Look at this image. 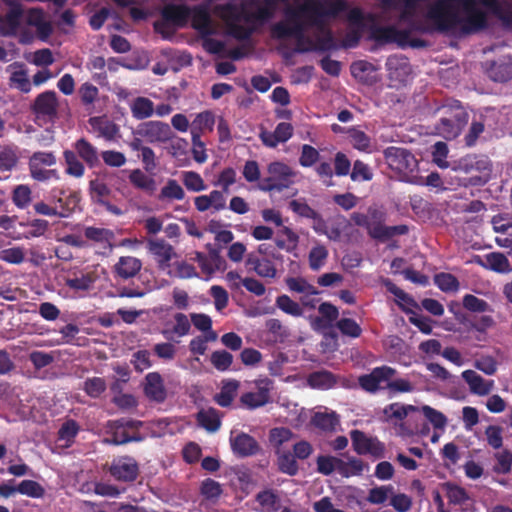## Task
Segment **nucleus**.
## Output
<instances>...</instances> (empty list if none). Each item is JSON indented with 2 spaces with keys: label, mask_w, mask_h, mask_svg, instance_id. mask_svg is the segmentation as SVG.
Listing matches in <instances>:
<instances>
[{
  "label": "nucleus",
  "mask_w": 512,
  "mask_h": 512,
  "mask_svg": "<svg viewBox=\"0 0 512 512\" xmlns=\"http://www.w3.org/2000/svg\"><path fill=\"white\" fill-rule=\"evenodd\" d=\"M182 181L184 186L193 192H200L206 189L205 182L203 178L194 171H184L182 172Z\"/></svg>",
  "instance_id": "55"
},
{
  "label": "nucleus",
  "mask_w": 512,
  "mask_h": 512,
  "mask_svg": "<svg viewBox=\"0 0 512 512\" xmlns=\"http://www.w3.org/2000/svg\"><path fill=\"white\" fill-rule=\"evenodd\" d=\"M132 116L137 120H144L154 115V103L146 97L139 96L129 103Z\"/></svg>",
  "instance_id": "29"
},
{
  "label": "nucleus",
  "mask_w": 512,
  "mask_h": 512,
  "mask_svg": "<svg viewBox=\"0 0 512 512\" xmlns=\"http://www.w3.org/2000/svg\"><path fill=\"white\" fill-rule=\"evenodd\" d=\"M110 473L117 480L133 481L138 474V466L133 458L120 457L112 462Z\"/></svg>",
  "instance_id": "17"
},
{
  "label": "nucleus",
  "mask_w": 512,
  "mask_h": 512,
  "mask_svg": "<svg viewBox=\"0 0 512 512\" xmlns=\"http://www.w3.org/2000/svg\"><path fill=\"white\" fill-rule=\"evenodd\" d=\"M489 76L494 81L505 82L512 78V59L505 57L493 63Z\"/></svg>",
  "instance_id": "34"
},
{
  "label": "nucleus",
  "mask_w": 512,
  "mask_h": 512,
  "mask_svg": "<svg viewBox=\"0 0 512 512\" xmlns=\"http://www.w3.org/2000/svg\"><path fill=\"white\" fill-rule=\"evenodd\" d=\"M279 5H284V19L273 26L274 37L295 38L299 42L309 29L326 37L328 22L346 9L344 0H252L240 8L233 4L218 5L214 13L223 20L230 35L245 39L271 18Z\"/></svg>",
  "instance_id": "1"
},
{
  "label": "nucleus",
  "mask_w": 512,
  "mask_h": 512,
  "mask_svg": "<svg viewBox=\"0 0 512 512\" xmlns=\"http://www.w3.org/2000/svg\"><path fill=\"white\" fill-rule=\"evenodd\" d=\"M252 387L240 397L241 404L247 409L265 406L271 401L273 381L267 377L256 379Z\"/></svg>",
  "instance_id": "4"
},
{
  "label": "nucleus",
  "mask_w": 512,
  "mask_h": 512,
  "mask_svg": "<svg viewBox=\"0 0 512 512\" xmlns=\"http://www.w3.org/2000/svg\"><path fill=\"white\" fill-rule=\"evenodd\" d=\"M16 490L18 493L31 497L41 498L45 494L44 487L34 480H23L17 486Z\"/></svg>",
  "instance_id": "52"
},
{
  "label": "nucleus",
  "mask_w": 512,
  "mask_h": 512,
  "mask_svg": "<svg viewBox=\"0 0 512 512\" xmlns=\"http://www.w3.org/2000/svg\"><path fill=\"white\" fill-rule=\"evenodd\" d=\"M162 15L168 22L181 26L190 17V8L184 5H168L163 9Z\"/></svg>",
  "instance_id": "30"
},
{
  "label": "nucleus",
  "mask_w": 512,
  "mask_h": 512,
  "mask_svg": "<svg viewBox=\"0 0 512 512\" xmlns=\"http://www.w3.org/2000/svg\"><path fill=\"white\" fill-rule=\"evenodd\" d=\"M27 23L36 28L42 40L47 39L52 32L51 23L41 10L31 9L27 14Z\"/></svg>",
  "instance_id": "26"
},
{
  "label": "nucleus",
  "mask_w": 512,
  "mask_h": 512,
  "mask_svg": "<svg viewBox=\"0 0 512 512\" xmlns=\"http://www.w3.org/2000/svg\"><path fill=\"white\" fill-rule=\"evenodd\" d=\"M194 204L200 212H205L209 209L220 211L226 207V198L223 192L213 190L207 195L197 196L194 199Z\"/></svg>",
  "instance_id": "22"
},
{
  "label": "nucleus",
  "mask_w": 512,
  "mask_h": 512,
  "mask_svg": "<svg viewBox=\"0 0 512 512\" xmlns=\"http://www.w3.org/2000/svg\"><path fill=\"white\" fill-rule=\"evenodd\" d=\"M132 134L139 135L144 138L145 142L150 144H164L174 137L170 126L158 120H149L140 123Z\"/></svg>",
  "instance_id": "5"
},
{
  "label": "nucleus",
  "mask_w": 512,
  "mask_h": 512,
  "mask_svg": "<svg viewBox=\"0 0 512 512\" xmlns=\"http://www.w3.org/2000/svg\"><path fill=\"white\" fill-rule=\"evenodd\" d=\"M246 265L262 278L272 279L276 277L277 269L274 263L267 258H258L250 254L246 260Z\"/></svg>",
  "instance_id": "25"
},
{
  "label": "nucleus",
  "mask_w": 512,
  "mask_h": 512,
  "mask_svg": "<svg viewBox=\"0 0 512 512\" xmlns=\"http://www.w3.org/2000/svg\"><path fill=\"white\" fill-rule=\"evenodd\" d=\"M418 411V408L413 405H405L401 403H392L386 406L383 410L386 420H403L411 413Z\"/></svg>",
  "instance_id": "36"
},
{
  "label": "nucleus",
  "mask_w": 512,
  "mask_h": 512,
  "mask_svg": "<svg viewBox=\"0 0 512 512\" xmlns=\"http://www.w3.org/2000/svg\"><path fill=\"white\" fill-rule=\"evenodd\" d=\"M473 262L496 273L506 274L512 271L510 261L500 252H491L484 256H476Z\"/></svg>",
  "instance_id": "14"
},
{
  "label": "nucleus",
  "mask_w": 512,
  "mask_h": 512,
  "mask_svg": "<svg viewBox=\"0 0 512 512\" xmlns=\"http://www.w3.org/2000/svg\"><path fill=\"white\" fill-rule=\"evenodd\" d=\"M436 285L445 292L456 291L459 287L457 279L448 273H440L435 276Z\"/></svg>",
  "instance_id": "64"
},
{
  "label": "nucleus",
  "mask_w": 512,
  "mask_h": 512,
  "mask_svg": "<svg viewBox=\"0 0 512 512\" xmlns=\"http://www.w3.org/2000/svg\"><path fill=\"white\" fill-rule=\"evenodd\" d=\"M142 268V262L133 256L120 257L114 265V271L118 277L129 279L134 277Z\"/></svg>",
  "instance_id": "24"
},
{
  "label": "nucleus",
  "mask_w": 512,
  "mask_h": 512,
  "mask_svg": "<svg viewBox=\"0 0 512 512\" xmlns=\"http://www.w3.org/2000/svg\"><path fill=\"white\" fill-rule=\"evenodd\" d=\"M145 395L153 401L163 402L167 397L163 379L157 372L148 373L144 381Z\"/></svg>",
  "instance_id": "20"
},
{
  "label": "nucleus",
  "mask_w": 512,
  "mask_h": 512,
  "mask_svg": "<svg viewBox=\"0 0 512 512\" xmlns=\"http://www.w3.org/2000/svg\"><path fill=\"white\" fill-rule=\"evenodd\" d=\"M149 252L157 262V266L165 273L171 267V261L176 257L174 248L164 240L154 239L148 241Z\"/></svg>",
  "instance_id": "10"
},
{
  "label": "nucleus",
  "mask_w": 512,
  "mask_h": 512,
  "mask_svg": "<svg viewBox=\"0 0 512 512\" xmlns=\"http://www.w3.org/2000/svg\"><path fill=\"white\" fill-rule=\"evenodd\" d=\"M90 195L94 202L102 205L110 195L111 189L100 180H92L89 185Z\"/></svg>",
  "instance_id": "56"
},
{
  "label": "nucleus",
  "mask_w": 512,
  "mask_h": 512,
  "mask_svg": "<svg viewBox=\"0 0 512 512\" xmlns=\"http://www.w3.org/2000/svg\"><path fill=\"white\" fill-rule=\"evenodd\" d=\"M462 379L468 385L469 391L473 395L487 396L494 389L495 383L491 379H485L476 371L468 369L461 374Z\"/></svg>",
  "instance_id": "13"
},
{
  "label": "nucleus",
  "mask_w": 512,
  "mask_h": 512,
  "mask_svg": "<svg viewBox=\"0 0 512 512\" xmlns=\"http://www.w3.org/2000/svg\"><path fill=\"white\" fill-rule=\"evenodd\" d=\"M218 338L216 332H210L208 335H201L194 337L189 342V350L193 354L204 355L207 351V343L214 342Z\"/></svg>",
  "instance_id": "51"
},
{
  "label": "nucleus",
  "mask_w": 512,
  "mask_h": 512,
  "mask_svg": "<svg viewBox=\"0 0 512 512\" xmlns=\"http://www.w3.org/2000/svg\"><path fill=\"white\" fill-rule=\"evenodd\" d=\"M166 274L170 277L179 279H191L198 277L196 268L185 260L173 262Z\"/></svg>",
  "instance_id": "37"
},
{
  "label": "nucleus",
  "mask_w": 512,
  "mask_h": 512,
  "mask_svg": "<svg viewBox=\"0 0 512 512\" xmlns=\"http://www.w3.org/2000/svg\"><path fill=\"white\" fill-rule=\"evenodd\" d=\"M79 432V426L74 420H67L58 431V441L62 447H70L76 435Z\"/></svg>",
  "instance_id": "45"
},
{
  "label": "nucleus",
  "mask_w": 512,
  "mask_h": 512,
  "mask_svg": "<svg viewBox=\"0 0 512 512\" xmlns=\"http://www.w3.org/2000/svg\"><path fill=\"white\" fill-rule=\"evenodd\" d=\"M340 458L333 456H319L317 458V470L323 475H330L333 472H339Z\"/></svg>",
  "instance_id": "59"
},
{
  "label": "nucleus",
  "mask_w": 512,
  "mask_h": 512,
  "mask_svg": "<svg viewBox=\"0 0 512 512\" xmlns=\"http://www.w3.org/2000/svg\"><path fill=\"white\" fill-rule=\"evenodd\" d=\"M312 422L315 426L325 431H334L339 425V418L333 411L317 412Z\"/></svg>",
  "instance_id": "41"
},
{
  "label": "nucleus",
  "mask_w": 512,
  "mask_h": 512,
  "mask_svg": "<svg viewBox=\"0 0 512 512\" xmlns=\"http://www.w3.org/2000/svg\"><path fill=\"white\" fill-rule=\"evenodd\" d=\"M294 440L295 435L288 428L276 427L269 431V446L275 454L291 450Z\"/></svg>",
  "instance_id": "15"
},
{
  "label": "nucleus",
  "mask_w": 512,
  "mask_h": 512,
  "mask_svg": "<svg viewBox=\"0 0 512 512\" xmlns=\"http://www.w3.org/2000/svg\"><path fill=\"white\" fill-rule=\"evenodd\" d=\"M185 198V191L174 179H169L161 188L158 200L162 202L181 201Z\"/></svg>",
  "instance_id": "31"
},
{
  "label": "nucleus",
  "mask_w": 512,
  "mask_h": 512,
  "mask_svg": "<svg viewBox=\"0 0 512 512\" xmlns=\"http://www.w3.org/2000/svg\"><path fill=\"white\" fill-rule=\"evenodd\" d=\"M64 159H65V163L67 166V168H66L67 174L77 177V178H80L83 176L85 169H84L83 164L78 160L75 152L66 150L64 152Z\"/></svg>",
  "instance_id": "57"
},
{
  "label": "nucleus",
  "mask_w": 512,
  "mask_h": 512,
  "mask_svg": "<svg viewBox=\"0 0 512 512\" xmlns=\"http://www.w3.org/2000/svg\"><path fill=\"white\" fill-rule=\"evenodd\" d=\"M96 277L93 273L82 274L79 277L66 280V285L75 290H88L95 282Z\"/></svg>",
  "instance_id": "60"
},
{
  "label": "nucleus",
  "mask_w": 512,
  "mask_h": 512,
  "mask_svg": "<svg viewBox=\"0 0 512 512\" xmlns=\"http://www.w3.org/2000/svg\"><path fill=\"white\" fill-rule=\"evenodd\" d=\"M269 177L262 183L263 190H282L294 183L296 172L287 164L279 161L272 162L267 167Z\"/></svg>",
  "instance_id": "3"
},
{
  "label": "nucleus",
  "mask_w": 512,
  "mask_h": 512,
  "mask_svg": "<svg viewBox=\"0 0 512 512\" xmlns=\"http://www.w3.org/2000/svg\"><path fill=\"white\" fill-rule=\"evenodd\" d=\"M263 512H292L289 508H281L278 497L271 491L265 490L256 497Z\"/></svg>",
  "instance_id": "33"
},
{
  "label": "nucleus",
  "mask_w": 512,
  "mask_h": 512,
  "mask_svg": "<svg viewBox=\"0 0 512 512\" xmlns=\"http://www.w3.org/2000/svg\"><path fill=\"white\" fill-rule=\"evenodd\" d=\"M394 374L395 370L391 367H378L370 374L361 376L359 383L364 390L374 392L379 388L387 387V381H389Z\"/></svg>",
  "instance_id": "12"
},
{
  "label": "nucleus",
  "mask_w": 512,
  "mask_h": 512,
  "mask_svg": "<svg viewBox=\"0 0 512 512\" xmlns=\"http://www.w3.org/2000/svg\"><path fill=\"white\" fill-rule=\"evenodd\" d=\"M347 19L351 32L344 39V45L346 47H354L358 43L364 29V15L359 8H352L347 13Z\"/></svg>",
  "instance_id": "18"
},
{
  "label": "nucleus",
  "mask_w": 512,
  "mask_h": 512,
  "mask_svg": "<svg viewBox=\"0 0 512 512\" xmlns=\"http://www.w3.org/2000/svg\"><path fill=\"white\" fill-rule=\"evenodd\" d=\"M191 323L196 329L208 335L210 332H215L212 329V319L209 315L204 313H192L190 315Z\"/></svg>",
  "instance_id": "62"
},
{
  "label": "nucleus",
  "mask_w": 512,
  "mask_h": 512,
  "mask_svg": "<svg viewBox=\"0 0 512 512\" xmlns=\"http://www.w3.org/2000/svg\"><path fill=\"white\" fill-rule=\"evenodd\" d=\"M214 126V116L210 111H204L197 114L192 121L191 136L196 133L201 135L205 131H212Z\"/></svg>",
  "instance_id": "44"
},
{
  "label": "nucleus",
  "mask_w": 512,
  "mask_h": 512,
  "mask_svg": "<svg viewBox=\"0 0 512 512\" xmlns=\"http://www.w3.org/2000/svg\"><path fill=\"white\" fill-rule=\"evenodd\" d=\"M190 327L191 325L188 317L185 314L177 313L174 316L173 327L170 330H164L163 334L168 339L173 336L183 337L189 333Z\"/></svg>",
  "instance_id": "42"
},
{
  "label": "nucleus",
  "mask_w": 512,
  "mask_h": 512,
  "mask_svg": "<svg viewBox=\"0 0 512 512\" xmlns=\"http://www.w3.org/2000/svg\"><path fill=\"white\" fill-rule=\"evenodd\" d=\"M209 5H199L190 8V17L193 27L201 34L210 35L215 33L216 28L209 13Z\"/></svg>",
  "instance_id": "16"
},
{
  "label": "nucleus",
  "mask_w": 512,
  "mask_h": 512,
  "mask_svg": "<svg viewBox=\"0 0 512 512\" xmlns=\"http://www.w3.org/2000/svg\"><path fill=\"white\" fill-rule=\"evenodd\" d=\"M84 234L89 240L100 243H109L113 238L112 231L98 227H87Z\"/></svg>",
  "instance_id": "61"
},
{
  "label": "nucleus",
  "mask_w": 512,
  "mask_h": 512,
  "mask_svg": "<svg viewBox=\"0 0 512 512\" xmlns=\"http://www.w3.org/2000/svg\"><path fill=\"white\" fill-rule=\"evenodd\" d=\"M210 362L216 370L224 372L231 367L233 356L225 350H217L212 352Z\"/></svg>",
  "instance_id": "53"
},
{
  "label": "nucleus",
  "mask_w": 512,
  "mask_h": 512,
  "mask_svg": "<svg viewBox=\"0 0 512 512\" xmlns=\"http://www.w3.org/2000/svg\"><path fill=\"white\" fill-rule=\"evenodd\" d=\"M74 147L77 154L90 166H93L98 162V153L96 148L85 139L78 140Z\"/></svg>",
  "instance_id": "46"
},
{
  "label": "nucleus",
  "mask_w": 512,
  "mask_h": 512,
  "mask_svg": "<svg viewBox=\"0 0 512 512\" xmlns=\"http://www.w3.org/2000/svg\"><path fill=\"white\" fill-rule=\"evenodd\" d=\"M366 465L361 459L350 457L347 461L340 459L339 461V474L343 477L359 476L364 471L368 470Z\"/></svg>",
  "instance_id": "32"
},
{
  "label": "nucleus",
  "mask_w": 512,
  "mask_h": 512,
  "mask_svg": "<svg viewBox=\"0 0 512 512\" xmlns=\"http://www.w3.org/2000/svg\"><path fill=\"white\" fill-rule=\"evenodd\" d=\"M275 455L277 457L276 464L280 472L289 476H294L298 473L299 466L296 457L291 453V450Z\"/></svg>",
  "instance_id": "39"
},
{
  "label": "nucleus",
  "mask_w": 512,
  "mask_h": 512,
  "mask_svg": "<svg viewBox=\"0 0 512 512\" xmlns=\"http://www.w3.org/2000/svg\"><path fill=\"white\" fill-rule=\"evenodd\" d=\"M6 71L9 73V83L11 87L24 93L31 91V82L24 64L18 62L12 63L6 68Z\"/></svg>",
  "instance_id": "19"
},
{
  "label": "nucleus",
  "mask_w": 512,
  "mask_h": 512,
  "mask_svg": "<svg viewBox=\"0 0 512 512\" xmlns=\"http://www.w3.org/2000/svg\"><path fill=\"white\" fill-rule=\"evenodd\" d=\"M394 492L392 485L375 486L368 491L366 500L373 505H382L390 500Z\"/></svg>",
  "instance_id": "40"
},
{
  "label": "nucleus",
  "mask_w": 512,
  "mask_h": 512,
  "mask_svg": "<svg viewBox=\"0 0 512 512\" xmlns=\"http://www.w3.org/2000/svg\"><path fill=\"white\" fill-rule=\"evenodd\" d=\"M89 122L93 131L96 132L99 137L113 140L119 134V127L107 118L94 117L91 118Z\"/></svg>",
  "instance_id": "28"
},
{
  "label": "nucleus",
  "mask_w": 512,
  "mask_h": 512,
  "mask_svg": "<svg viewBox=\"0 0 512 512\" xmlns=\"http://www.w3.org/2000/svg\"><path fill=\"white\" fill-rule=\"evenodd\" d=\"M21 14L18 0H0V30L3 34L17 33Z\"/></svg>",
  "instance_id": "8"
},
{
  "label": "nucleus",
  "mask_w": 512,
  "mask_h": 512,
  "mask_svg": "<svg viewBox=\"0 0 512 512\" xmlns=\"http://www.w3.org/2000/svg\"><path fill=\"white\" fill-rule=\"evenodd\" d=\"M350 437L353 449L357 454L369 455L375 459L384 457L385 445L376 437L369 436L359 430H352Z\"/></svg>",
  "instance_id": "7"
},
{
  "label": "nucleus",
  "mask_w": 512,
  "mask_h": 512,
  "mask_svg": "<svg viewBox=\"0 0 512 512\" xmlns=\"http://www.w3.org/2000/svg\"><path fill=\"white\" fill-rule=\"evenodd\" d=\"M198 421L202 427L210 432H215L220 427V418L214 409L201 410L198 413Z\"/></svg>",
  "instance_id": "50"
},
{
  "label": "nucleus",
  "mask_w": 512,
  "mask_h": 512,
  "mask_svg": "<svg viewBox=\"0 0 512 512\" xmlns=\"http://www.w3.org/2000/svg\"><path fill=\"white\" fill-rule=\"evenodd\" d=\"M336 377L329 371H317L308 376L307 383L311 388L327 390L335 386Z\"/></svg>",
  "instance_id": "35"
},
{
  "label": "nucleus",
  "mask_w": 512,
  "mask_h": 512,
  "mask_svg": "<svg viewBox=\"0 0 512 512\" xmlns=\"http://www.w3.org/2000/svg\"><path fill=\"white\" fill-rule=\"evenodd\" d=\"M25 256V249L20 246H14L0 251V260L13 265L22 264L25 261Z\"/></svg>",
  "instance_id": "54"
},
{
  "label": "nucleus",
  "mask_w": 512,
  "mask_h": 512,
  "mask_svg": "<svg viewBox=\"0 0 512 512\" xmlns=\"http://www.w3.org/2000/svg\"><path fill=\"white\" fill-rule=\"evenodd\" d=\"M106 437L103 442L107 444L121 445L131 441H140V438L128 437L126 426L122 422H109L106 426Z\"/></svg>",
  "instance_id": "23"
},
{
  "label": "nucleus",
  "mask_w": 512,
  "mask_h": 512,
  "mask_svg": "<svg viewBox=\"0 0 512 512\" xmlns=\"http://www.w3.org/2000/svg\"><path fill=\"white\" fill-rule=\"evenodd\" d=\"M440 112L441 119L436 126L437 134L448 140L456 138L467 123V113L458 102L443 106Z\"/></svg>",
  "instance_id": "2"
},
{
  "label": "nucleus",
  "mask_w": 512,
  "mask_h": 512,
  "mask_svg": "<svg viewBox=\"0 0 512 512\" xmlns=\"http://www.w3.org/2000/svg\"><path fill=\"white\" fill-rule=\"evenodd\" d=\"M239 387V382L236 380H230L223 384L221 392L216 395V402L222 406H229L236 396Z\"/></svg>",
  "instance_id": "47"
},
{
  "label": "nucleus",
  "mask_w": 512,
  "mask_h": 512,
  "mask_svg": "<svg viewBox=\"0 0 512 512\" xmlns=\"http://www.w3.org/2000/svg\"><path fill=\"white\" fill-rule=\"evenodd\" d=\"M328 256V249L324 245L316 243L308 254L310 269L313 271H319L322 269L327 262Z\"/></svg>",
  "instance_id": "38"
},
{
  "label": "nucleus",
  "mask_w": 512,
  "mask_h": 512,
  "mask_svg": "<svg viewBox=\"0 0 512 512\" xmlns=\"http://www.w3.org/2000/svg\"><path fill=\"white\" fill-rule=\"evenodd\" d=\"M276 305L279 309H281L283 312L298 317L301 316L303 313L302 308L300 305L293 301L289 296L287 295H281L276 299Z\"/></svg>",
  "instance_id": "58"
},
{
  "label": "nucleus",
  "mask_w": 512,
  "mask_h": 512,
  "mask_svg": "<svg viewBox=\"0 0 512 512\" xmlns=\"http://www.w3.org/2000/svg\"><path fill=\"white\" fill-rule=\"evenodd\" d=\"M292 134V125L287 122H281L276 126L273 132L262 131L260 133V139L267 147L274 148L279 143L288 141L292 137Z\"/></svg>",
  "instance_id": "21"
},
{
  "label": "nucleus",
  "mask_w": 512,
  "mask_h": 512,
  "mask_svg": "<svg viewBox=\"0 0 512 512\" xmlns=\"http://www.w3.org/2000/svg\"><path fill=\"white\" fill-rule=\"evenodd\" d=\"M229 441L233 453L240 457L255 455L260 450L257 441L244 432L232 431Z\"/></svg>",
  "instance_id": "11"
},
{
  "label": "nucleus",
  "mask_w": 512,
  "mask_h": 512,
  "mask_svg": "<svg viewBox=\"0 0 512 512\" xmlns=\"http://www.w3.org/2000/svg\"><path fill=\"white\" fill-rule=\"evenodd\" d=\"M129 181L136 189H139L149 195L154 194L157 185L153 177L146 174L141 169H133L129 173Z\"/></svg>",
  "instance_id": "27"
},
{
  "label": "nucleus",
  "mask_w": 512,
  "mask_h": 512,
  "mask_svg": "<svg viewBox=\"0 0 512 512\" xmlns=\"http://www.w3.org/2000/svg\"><path fill=\"white\" fill-rule=\"evenodd\" d=\"M286 284L291 291L303 294L304 297L318 294L316 288L302 277L287 278Z\"/></svg>",
  "instance_id": "48"
},
{
  "label": "nucleus",
  "mask_w": 512,
  "mask_h": 512,
  "mask_svg": "<svg viewBox=\"0 0 512 512\" xmlns=\"http://www.w3.org/2000/svg\"><path fill=\"white\" fill-rule=\"evenodd\" d=\"M59 101L54 91L39 94L33 104V111L38 118L54 120L58 114Z\"/></svg>",
  "instance_id": "9"
},
{
  "label": "nucleus",
  "mask_w": 512,
  "mask_h": 512,
  "mask_svg": "<svg viewBox=\"0 0 512 512\" xmlns=\"http://www.w3.org/2000/svg\"><path fill=\"white\" fill-rule=\"evenodd\" d=\"M441 488L451 504L462 505L469 499L467 492L456 484L447 482L442 484Z\"/></svg>",
  "instance_id": "43"
},
{
  "label": "nucleus",
  "mask_w": 512,
  "mask_h": 512,
  "mask_svg": "<svg viewBox=\"0 0 512 512\" xmlns=\"http://www.w3.org/2000/svg\"><path fill=\"white\" fill-rule=\"evenodd\" d=\"M421 412L424 415V417L431 423L434 429L444 430L445 427L447 426L448 419L442 412L428 405L422 406Z\"/></svg>",
  "instance_id": "49"
},
{
  "label": "nucleus",
  "mask_w": 512,
  "mask_h": 512,
  "mask_svg": "<svg viewBox=\"0 0 512 512\" xmlns=\"http://www.w3.org/2000/svg\"><path fill=\"white\" fill-rule=\"evenodd\" d=\"M389 167L403 177H409L418 166V161L409 151L399 147H388L384 151Z\"/></svg>",
  "instance_id": "6"
},
{
  "label": "nucleus",
  "mask_w": 512,
  "mask_h": 512,
  "mask_svg": "<svg viewBox=\"0 0 512 512\" xmlns=\"http://www.w3.org/2000/svg\"><path fill=\"white\" fill-rule=\"evenodd\" d=\"M31 189L27 185H18L13 191V202L18 208H25L31 202Z\"/></svg>",
  "instance_id": "63"
}]
</instances>
